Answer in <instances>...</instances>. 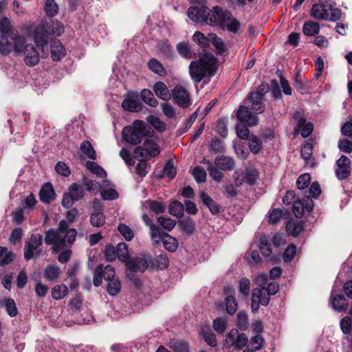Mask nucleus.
<instances>
[{
  "label": "nucleus",
  "instance_id": "nucleus-1",
  "mask_svg": "<svg viewBox=\"0 0 352 352\" xmlns=\"http://www.w3.org/2000/svg\"><path fill=\"white\" fill-rule=\"evenodd\" d=\"M63 24L58 20H45L36 26L32 32V36L36 46L41 50L46 55L47 53V45L50 36H60L64 32Z\"/></svg>",
  "mask_w": 352,
  "mask_h": 352
},
{
  "label": "nucleus",
  "instance_id": "nucleus-2",
  "mask_svg": "<svg viewBox=\"0 0 352 352\" xmlns=\"http://www.w3.org/2000/svg\"><path fill=\"white\" fill-rule=\"evenodd\" d=\"M208 25L217 26L221 30L227 29L230 32L237 33L240 29V22L234 17L232 12L221 6H216L211 10Z\"/></svg>",
  "mask_w": 352,
  "mask_h": 352
},
{
  "label": "nucleus",
  "instance_id": "nucleus-3",
  "mask_svg": "<svg viewBox=\"0 0 352 352\" xmlns=\"http://www.w3.org/2000/svg\"><path fill=\"white\" fill-rule=\"evenodd\" d=\"M154 131L144 121L135 120L131 125L124 126L122 131L123 140L132 145L140 144L144 138L153 137Z\"/></svg>",
  "mask_w": 352,
  "mask_h": 352
},
{
  "label": "nucleus",
  "instance_id": "nucleus-4",
  "mask_svg": "<svg viewBox=\"0 0 352 352\" xmlns=\"http://www.w3.org/2000/svg\"><path fill=\"white\" fill-rule=\"evenodd\" d=\"M311 16L318 20L336 21L342 17V11L334 8L329 0H318L311 10Z\"/></svg>",
  "mask_w": 352,
  "mask_h": 352
},
{
  "label": "nucleus",
  "instance_id": "nucleus-5",
  "mask_svg": "<svg viewBox=\"0 0 352 352\" xmlns=\"http://www.w3.org/2000/svg\"><path fill=\"white\" fill-rule=\"evenodd\" d=\"M150 230L151 236L155 243H158L162 241L165 249L170 252H174L177 250L178 242L175 237L171 236L154 224L150 225Z\"/></svg>",
  "mask_w": 352,
  "mask_h": 352
},
{
  "label": "nucleus",
  "instance_id": "nucleus-6",
  "mask_svg": "<svg viewBox=\"0 0 352 352\" xmlns=\"http://www.w3.org/2000/svg\"><path fill=\"white\" fill-rule=\"evenodd\" d=\"M268 91H270V85L262 82L256 91H252L248 94V100L251 103V108L255 113H261L265 111V96Z\"/></svg>",
  "mask_w": 352,
  "mask_h": 352
},
{
  "label": "nucleus",
  "instance_id": "nucleus-7",
  "mask_svg": "<svg viewBox=\"0 0 352 352\" xmlns=\"http://www.w3.org/2000/svg\"><path fill=\"white\" fill-rule=\"evenodd\" d=\"M248 343V337L245 333H239L237 329H232L223 341V348L240 351Z\"/></svg>",
  "mask_w": 352,
  "mask_h": 352
},
{
  "label": "nucleus",
  "instance_id": "nucleus-8",
  "mask_svg": "<svg viewBox=\"0 0 352 352\" xmlns=\"http://www.w3.org/2000/svg\"><path fill=\"white\" fill-rule=\"evenodd\" d=\"M135 158L137 160H149L151 157H157L160 153L158 144L153 140L146 139L142 146H138L133 151Z\"/></svg>",
  "mask_w": 352,
  "mask_h": 352
},
{
  "label": "nucleus",
  "instance_id": "nucleus-9",
  "mask_svg": "<svg viewBox=\"0 0 352 352\" xmlns=\"http://www.w3.org/2000/svg\"><path fill=\"white\" fill-rule=\"evenodd\" d=\"M211 10L207 6H190L187 10L188 17L199 25H208Z\"/></svg>",
  "mask_w": 352,
  "mask_h": 352
},
{
  "label": "nucleus",
  "instance_id": "nucleus-10",
  "mask_svg": "<svg viewBox=\"0 0 352 352\" xmlns=\"http://www.w3.org/2000/svg\"><path fill=\"white\" fill-rule=\"evenodd\" d=\"M283 66L282 65V69L279 67V65L277 66V69L276 71V75L279 77V80L280 82V86L277 80L272 79L270 81V91H271V94L274 100H278L282 99V91L286 94V78L284 76V70L283 69Z\"/></svg>",
  "mask_w": 352,
  "mask_h": 352
},
{
  "label": "nucleus",
  "instance_id": "nucleus-11",
  "mask_svg": "<svg viewBox=\"0 0 352 352\" xmlns=\"http://www.w3.org/2000/svg\"><path fill=\"white\" fill-rule=\"evenodd\" d=\"M43 236L41 234H32L30 236V240L27 241L25 244L23 252H24V258L25 261H30L34 256H39V252H36V250L43 243Z\"/></svg>",
  "mask_w": 352,
  "mask_h": 352
},
{
  "label": "nucleus",
  "instance_id": "nucleus-12",
  "mask_svg": "<svg viewBox=\"0 0 352 352\" xmlns=\"http://www.w3.org/2000/svg\"><path fill=\"white\" fill-rule=\"evenodd\" d=\"M122 107L129 112H140L143 105L139 94L136 91H128L125 98L122 102Z\"/></svg>",
  "mask_w": 352,
  "mask_h": 352
},
{
  "label": "nucleus",
  "instance_id": "nucleus-13",
  "mask_svg": "<svg viewBox=\"0 0 352 352\" xmlns=\"http://www.w3.org/2000/svg\"><path fill=\"white\" fill-rule=\"evenodd\" d=\"M171 97L174 102L183 109L188 107L191 104L189 93L181 85H176L171 90Z\"/></svg>",
  "mask_w": 352,
  "mask_h": 352
},
{
  "label": "nucleus",
  "instance_id": "nucleus-14",
  "mask_svg": "<svg viewBox=\"0 0 352 352\" xmlns=\"http://www.w3.org/2000/svg\"><path fill=\"white\" fill-rule=\"evenodd\" d=\"M150 261H151V259L149 257H147L146 254L144 255V258H129L124 263V264L128 271L135 272H144L146 269L148 268V262Z\"/></svg>",
  "mask_w": 352,
  "mask_h": 352
},
{
  "label": "nucleus",
  "instance_id": "nucleus-15",
  "mask_svg": "<svg viewBox=\"0 0 352 352\" xmlns=\"http://www.w3.org/2000/svg\"><path fill=\"white\" fill-rule=\"evenodd\" d=\"M199 61L204 66L208 76H213L217 70V58L211 52H205Z\"/></svg>",
  "mask_w": 352,
  "mask_h": 352
},
{
  "label": "nucleus",
  "instance_id": "nucleus-16",
  "mask_svg": "<svg viewBox=\"0 0 352 352\" xmlns=\"http://www.w3.org/2000/svg\"><path fill=\"white\" fill-rule=\"evenodd\" d=\"M24 63L29 67H34L38 64L40 55L36 48L32 44H26L23 51Z\"/></svg>",
  "mask_w": 352,
  "mask_h": 352
},
{
  "label": "nucleus",
  "instance_id": "nucleus-17",
  "mask_svg": "<svg viewBox=\"0 0 352 352\" xmlns=\"http://www.w3.org/2000/svg\"><path fill=\"white\" fill-rule=\"evenodd\" d=\"M202 203L209 209L212 215H219L225 211V207L216 202L208 194L201 192L199 195Z\"/></svg>",
  "mask_w": 352,
  "mask_h": 352
},
{
  "label": "nucleus",
  "instance_id": "nucleus-18",
  "mask_svg": "<svg viewBox=\"0 0 352 352\" xmlns=\"http://www.w3.org/2000/svg\"><path fill=\"white\" fill-rule=\"evenodd\" d=\"M351 160L345 156L342 155L337 161V168L336 169V174L339 179H346L351 173Z\"/></svg>",
  "mask_w": 352,
  "mask_h": 352
},
{
  "label": "nucleus",
  "instance_id": "nucleus-19",
  "mask_svg": "<svg viewBox=\"0 0 352 352\" xmlns=\"http://www.w3.org/2000/svg\"><path fill=\"white\" fill-rule=\"evenodd\" d=\"M236 117L240 122L246 124L250 126H256L258 124V117L252 116L250 109L245 106L239 107Z\"/></svg>",
  "mask_w": 352,
  "mask_h": 352
},
{
  "label": "nucleus",
  "instance_id": "nucleus-20",
  "mask_svg": "<svg viewBox=\"0 0 352 352\" xmlns=\"http://www.w3.org/2000/svg\"><path fill=\"white\" fill-rule=\"evenodd\" d=\"M189 72L192 79L196 82H200L207 74L204 69V66L198 61H192L189 66Z\"/></svg>",
  "mask_w": 352,
  "mask_h": 352
},
{
  "label": "nucleus",
  "instance_id": "nucleus-21",
  "mask_svg": "<svg viewBox=\"0 0 352 352\" xmlns=\"http://www.w3.org/2000/svg\"><path fill=\"white\" fill-rule=\"evenodd\" d=\"M214 163L219 170L225 172L232 170L235 166L234 160L226 155L216 157Z\"/></svg>",
  "mask_w": 352,
  "mask_h": 352
},
{
  "label": "nucleus",
  "instance_id": "nucleus-22",
  "mask_svg": "<svg viewBox=\"0 0 352 352\" xmlns=\"http://www.w3.org/2000/svg\"><path fill=\"white\" fill-rule=\"evenodd\" d=\"M39 198L44 204H50L56 199V193L51 183L47 182L42 186Z\"/></svg>",
  "mask_w": 352,
  "mask_h": 352
},
{
  "label": "nucleus",
  "instance_id": "nucleus-23",
  "mask_svg": "<svg viewBox=\"0 0 352 352\" xmlns=\"http://www.w3.org/2000/svg\"><path fill=\"white\" fill-rule=\"evenodd\" d=\"M147 257L151 259V261L148 262V267L152 270H164L168 267L169 260L166 254H160L155 258L150 254H146Z\"/></svg>",
  "mask_w": 352,
  "mask_h": 352
},
{
  "label": "nucleus",
  "instance_id": "nucleus-24",
  "mask_svg": "<svg viewBox=\"0 0 352 352\" xmlns=\"http://www.w3.org/2000/svg\"><path fill=\"white\" fill-rule=\"evenodd\" d=\"M50 53L54 61H60L65 56V49L59 40L55 39L52 41Z\"/></svg>",
  "mask_w": 352,
  "mask_h": 352
},
{
  "label": "nucleus",
  "instance_id": "nucleus-25",
  "mask_svg": "<svg viewBox=\"0 0 352 352\" xmlns=\"http://www.w3.org/2000/svg\"><path fill=\"white\" fill-rule=\"evenodd\" d=\"M153 89L157 96L164 101H168L171 98V92L169 91L166 85L162 81L156 82Z\"/></svg>",
  "mask_w": 352,
  "mask_h": 352
},
{
  "label": "nucleus",
  "instance_id": "nucleus-26",
  "mask_svg": "<svg viewBox=\"0 0 352 352\" xmlns=\"http://www.w3.org/2000/svg\"><path fill=\"white\" fill-rule=\"evenodd\" d=\"M209 36L210 38V43H211L215 48L217 54L223 55L225 53H228V50L221 37H219L214 33H210Z\"/></svg>",
  "mask_w": 352,
  "mask_h": 352
},
{
  "label": "nucleus",
  "instance_id": "nucleus-27",
  "mask_svg": "<svg viewBox=\"0 0 352 352\" xmlns=\"http://www.w3.org/2000/svg\"><path fill=\"white\" fill-rule=\"evenodd\" d=\"M313 208V204L310 200V204H307L305 206L304 203L300 200H296L294 202L292 206V212L297 218H300L305 213V210L309 212Z\"/></svg>",
  "mask_w": 352,
  "mask_h": 352
},
{
  "label": "nucleus",
  "instance_id": "nucleus-28",
  "mask_svg": "<svg viewBox=\"0 0 352 352\" xmlns=\"http://www.w3.org/2000/svg\"><path fill=\"white\" fill-rule=\"evenodd\" d=\"M160 54L165 58L170 59L173 56V48L168 40L160 41L157 45Z\"/></svg>",
  "mask_w": 352,
  "mask_h": 352
},
{
  "label": "nucleus",
  "instance_id": "nucleus-29",
  "mask_svg": "<svg viewBox=\"0 0 352 352\" xmlns=\"http://www.w3.org/2000/svg\"><path fill=\"white\" fill-rule=\"evenodd\" d=\"M12 36L0 34V54L2 56H8L13 51L12 43L11 40Z\"/></svg>",
  "mask_w": 352,
  "mask_h": 352
},
{
  "label": "nucleus",
  "instance_id": "nucleus-30",
  "mask_svg": "<svg viewBox=\"0 0 352 352\" xmlns=\"http://www.w3.org/2000/svg\"><path fill=\"white\" fill-rule=\"evenodd\" d=\"M61 273L60 269L57 265H47L43 270V277L50 281H54L58 278Z\"/></svg>",
  "mask_w": 352,
  "mask_h": 352
},
{
  "label": "nucleus",
  "instance_id": "nucleus-31",
  "mask_svg": "<svg viewBox=\"0 0 352 352\" xmlns=\"http://www.w3.org/2000/svg\"><path fill=\"white\" fill-rule=\"evenodd\" d=\"M11 41L13 45V51L15 53H21L24 51V47L26 45V39L23 36H21L16 31L11 37Z\"/></svg>",
  "mask_w": 352,
  "mask_h": 352
},
{
  "label": "nucleus",
  "instance_id": "nucleus-32",
  "mask_svg": "<svg viewBox=\"0 0 352 352\" xmlns=\"http://www.w3.org/2000/svg\"><path fill=\"white\" fill-rule=\"evenodd\" d=\"M179 225L182 231L188 236L192 235L195 230V223L190 217H186L181 219L179 221Z\"/></svg>",
  "mask_w": 352,
  "mask_h": 352
},
{
  "label": "nucleus",
  "instance_id": "nucleus-33",
  "mask_svg": "<svg viewBox=\"0 0 352 352\" xmlns=\"http://www.w3.org/2000/svg\"><path fill=\"white\" fill-rule=\"evenodd\" d=\"M176 49L179 54L185 58L190 59L192 57L191 45L188 41H182L177 44Z\"/></svg>",
  "mask_w": 352,
  "mask_h": 352
},
{
  "label": "nucleus",
  "instance_id": "nucleus-34",
  "mask_svg": "<svg viewBox=\"0 0 352 352\" xmlns=\"http://www.w3.org/2000/svg\"><path fill=\"white\" fill-rule=\"evenodd\" d=\"M140 100H143L146 104L156 107L158 105V101L154 97L153 92L148 89H143L139 94Z\"/></svg>",
  "mask_w": 352,
  "mask_h": 352
},
{
  "label": "nucleus",
  "instance_id": "nucleus-35",
  "mask_svg": "<svg viewBox=\"0 0 352 352\" xmlns=\"http://www.w3.org/2000/svg\"><path fill=\"white\" fill-rule=\"evenodd\" d=\"M304 228L305 223L302 221H289L287 222V234L292 235L294 237L302 232Z\"/></svg>",
  "mask_w": 352,
  "mask_h": 352
},
{
  "label": "nucleus",
  "instance_id": "nucleus-36",
  "mask_svg": "<svg viewBox=\"0 0 352 352\" xmlns=\"http://www.w3.org/2000/svg\"><path fill=\"white\" fill-rule=\"evenodd\" d=\"M148 69L159 76H164L166 74L163 65L156 58H152L147 63Z\"/></svg>",
  "mask_w": 352,
  "mask_h": 352
},
{
  "label": "nucleus",
  "instance_id": "nucleus-37",
  "mask_svg": "<svg viewBox=\"0 0 352 352\" xmlns=\"http://www.w3.org/2000/svg\"><path fill=\"white\" fill-rule=\"evenodd\" d=\"M68 193L74 197V201H79L85 196L82 186L77 183L72 184L68 188Z\"/></svg>",
  "mask_w": 352,
  "mask_h": 352
},
{
  "label": "nucleus",
  "instance_id": "nucleus-38",
  "mask_svg": "<svg viewBox=\"0 0 352 352\" xmlns=\"http://www.w3.org/2000/svg\"><path fill=\"white\" fill-rule=\"evenodd\" d=\"M121 288V282L118 277H116L112 280H108L106 289L110 296H114L120 292Z\"/></svg>",
  "mask_w": 352,
  "mask_h": 352
},
{
  "label": "nucleus",
  "instance_id": "nucleus-39",
  "mask_svg": "<svg viewBox=\"0 0 352 352\" xmlns=\"http://www.w3.org/2000/svg\"><path fill=\"white\" fill-rule=\"evenodd\" d=\"M252 296L255 298L258 303L263 306H267L270 302V294L266 292L265 289H254L252 292Z\"/></svg>",
  "mask_w": 352,
  "mask_h": 352
},
{
  "label": "nucleus",
  "instance_id": "nucleus-40",
  "mask_svg": "<svg viewBox=\"0 0 352 352\" xmlns=\"http://www.w3.org/2000/svg\"><path fill=\"white\" fill-rule=\"evenodd\" d=\"M314 130V124L310 122H305L300 126H296L294 129V134L300 133L302 138L309 137Z\"/></svg>",
  "mask_w": 352,
  "mask_h": 352
},
{
  "label": "nucleus",
  "instance_id": "nucleus-41",
  "mask_svg": "<svg viewBox=\"0 0 352 352\" xmlns=\"http://www.w3.org/2000/svg\"><path fill=\"white\" fill-rule=\"evenodd\" d=\"M209 152L211 154L224 153L226 152L224 142L219 138L212 139L209 147Z\"/></svg>",
  "mask_w": 352,
  "mask_h": 352
},
{
  "label": "nucleus",
  "instance_id": "nucleus-42",
  "mask_svg": "<svg viewBox=\"0 0 352 352\" xmlns=\"http://www.w3.org/2000/svg\"><path fill=\"white\" fill-rule=\"evenodd\" d=\"M248 316L245 311H241L237 314L236 326L238 330L245 331L248 328Z\"/></svg>",
  "mask_w": 352,
  "mask_h": 352
},
{
  "label": "nucleus",
  "instance_id": "nucleus-43",
  "mask_svg": "<svg viewBox=\"0 0 352 352\" xmlns=\"http://www.w3.org/2000/svg\"><path fill=\"white\" fill-rule=\"evenodd\" d=\"M80 149L88 158L93 160L96 159V151L89 141L84 140L80 144Z\"/></svg>",
  "mask_w": 352,
  "mask_h": 352
},
{
  "label": "nucleus",
  "instance_id": "nucleus-44",
  "mask_svg": "<svg viewBox=\"0 0 352 352\" xmlns=\"http://www.w3.org/2000/svg\"><path fill=\"white\" fill-rule=\"evenodd\" d=\"M320 28L318 23L308 21L303 25V32L307 36H314L319 33Z\"/></svg>",
  "mask_w": 352,
  "mask_h": 352
},
{
  "label": "nucleus",
  "instance_id": "nucleus-45",
  "mask_svg": "<svg viewBox=\"0 0 352 352\" xmlns=\"http://www.w3.org/2000/svg\"><path fill=\"white\" fill-rule=\"evenodd\" d=\"M192 40L202 48H208L210 46V36H206L202 32L197 31L192 36Z\"/></svg>",
  "mask_w": 352,
  "mask_h": 352
},
{
  "label": "nucleus",
  "instance_id": "nucleus-46",
  "mask_svg": "<svg viewBox=\"0 0 352 352\" xmlns=\"http://www.w3.org/2000/svg\"><path fill=\"white\" fill-rule=\"evenodd\" d=\"M249 149L253 154H258L263 149V144L257 136L252 135L249 139Z\"/></svg>",
  "mask_w": 352,
  "mask_h": 352
},
{
  "label": "nucleus",
  "instance_id": "nucleus-47",
  "mask_svg": "<svg viewBox=\"0 0 352 352\" xmlns=\"http://www.w3.org/2000/svg\"><path fill=\"white\" fill-rule=\"evenodd\" d=\"M116 251L118 252L117 258L122 263H124L130 258L128 250V245L125 243H119L116 246Z\"/></svg>",
  "mask_w": 352,
  "mask_h": 352
},
{
  "label": "nucleus",
  "instance_id": "nucleus-48",
  "mask_svg": "<svg viewBox=\"0 0 352 352\" xmlns=\"http://www.w3.org/2000/svg\"><path fill=\"white\" fill-rule=\"evenodd\" d=\"M15 32L9 19L6 16L1 18L0 20V34L12 36Z\"/></svg>",
  "mask_w": 352,
  "mask_h": 352
},
{
  "label": "nucleus",
  "instance_id": "nucleus-49",
  "mask_svg": "<svg viewBox=\"0 0 352 352\" xmlns=\"http://www.w3.org/2000/svg\"><path fill=\"white\" fill-rule=\"evenodd\" d=\"M184 210V208L183 204L177 200L173 201L169 204V206H168L169 213L171 215L177 217H182L183 215Z\"/></svg>",
  "mask_w": 352,
  "mask_h": 352
},
{
  "label": "nucleus",
  "instance_id": "nucleus-50",
  "mask_svg": "<svg viewBox=\"0 0 352 352\" xmlns=\"http://www.w3.org/2000/svg\"><path fill=\"white\" fill-rule=\"evenodd\" d=\"M243 177L247 184L254 186L258 178V172L255 168H247Z\"/></svg>",
  "mask_w": 352,
  "mask_h": 352
},
{
  "label": "nucleus",
  "instance_id": "nucleus-51",
  "mask_svg": "<svg viewBox=\"0 0 352 352\" xmlns=\"http://www.w3.org/2000/svg\"><path fill=\"white\" fill-rule=\"evenodd\" d=\"M106 217L102 212H94L90 216V223L94 227H101L105 223Z\"/></svg>",
  "mask_w": 352,
  "mask_h": 352
},
{
  "label": "nucleus",
  "instance_id": "nucleus-52",
  "mask_svg": "<svg viewBox=\"0 0 352 352\" xmlns=\"http://www.w3.org/2000/svg\"><path fill=\"white\" fill-rule=\"evenodd\" d=\"M67 293V287L64 284L56 285L52 289V296L55 300L63 298Z\"/></svg>",
  "mask_w": 352,
  "mask_h": 352
},
{
  "label": "nucleus",
  "instance_id": "nucleus-53",
  "mask_svg": "<svg viewBox=\"0 0 352 352\" xmlns=\"http://www.w3.org/2000/svg\"><path fill=\"white\" fill-rule=\"evenodd\" d=\"M208 164V171L209 173L210 176L216 182H219L222 180L224 177L223 173H221L218 168L210 161H207Z\"/></svg>",
  "mask_w": 352,
  "mask_h": 352
},
{
  "label": "nucleus",
  "instance_id": "nucleus-54",
  "mask_svg": "<svg viewBox=\"0 0 352 352\" xmlns=\"http://www.w3.org/2000/svg\"><path fill=\"white\" fill-rule=\"evenodd\" d=\"M104 257L107 261L112 262L114 261L118 256V252L116 251V247L112 244H107L103 251Z\"/></svg>",
  "mask_w": 352,
  "mask_h": 352
},
{
  "label": "nucleus",
  "instance_id": "nucleus-55",
  "mask_svg": "<svg viewBox=\"0 0 352 352\" xmlns=\"http://www.w3.org/2000/svg\"><path fill=\"white\" fill-rule=\"evenodd\" d=\"M146 120L158 132L162 133L166 130V124L159 118L151 115L146 118Z\"/></svg>",
  "mask_w": 352,
  "mask_h": 352
},
{
  "label": "nucleus",
  "instance_id": "nucleus-56",
  "mask_svg": "<svg viewBox=\"0 0 352 352\" xmlns=\"http://www.w3.org/2000/svg\"><path fill=\"white\" fill-rule=\"evenodd\" d=\"M226 309L229 315H234L236 310L238 304L236 301L235 297L232 295L227 296L225 299Z\"/></svg>",
  "mask_w": 352,
  "mask_h": 352
},
{
  "label": "nucleus",
  "instance_id": "nucleus-57",
  "mask_svg": "<svg viewBox=\"0 0 352 352\" xmlns=\"http://www.w3.org/2000/svg\"><path fill=\"white\" fill-rule=\"evenodd\" d=\"M85 165L86 168L92 173L96 174L100 177H105L107 176L106 171L97 163L91 161H87Z\"/></svg>",
  "mask_w": 352,
  "mask_h": 352
},
{
  "label": "nucleus",
  "instance_id": "nucleus-58",
  "mask_svg": "<svg viewBox=\"0 0 352 352\" xmlns=\"http://www.w3.org/2000/svg\"><path fill=\"white\" fill-rule=\"evenodd\" d=\"M286 212L285 213V214ZM284 215L283 210L279 208H274L268 212V223L274 225L277 223Z\"/></svg>",
  "mask_w": 352,
  "mask_h": 352
},
{
  "label": "nucleus",
  "instance_id": "nucleus-59",
  "mask_svg": "<svg viewBox=\"0 0 352 352\" xmlns=\"http://www.w3.org/2000/svg\"><path fill=\"white\" fill-rule=\"evenodd\" d=\"M44 241L47 245H51L53 243H56L58 240L60 234L58 231L54 228H50L45 232Z\"/></svg>",
  "mask_w": 352,
  "mask_h": 352
},
{
  "label": "nucleus",
  "instance_id": "nucleus-60",
  "mask_svg": "<svg viewBox=\"0 0 352 352\" xmlns=\"http://www.w3.org/2000/svg\"><path fill=\"white\" fill-rule=\"evenodd\" d=\"M264 338L261 335H256L250 338L247 346H249L250 349H253L256 351L261 350L264 344Z\"/></svg>",
  "mask_w": 352,
  "mask_h": 352
},
{
  "label": "nucleus",
  "instance_id": "nucleus-61",
  "mask_svg": "<svg viewBox=\"0 0 352 352\" xmlns=\"http://www.w3.org/2000/svg\"><path fill=\"white\" fill-rule=\"evenodd\" d=\"M58 11V6L54 0H45V12L50 17L54 16Z\"/></svg>",
  "mask_w": 352,
  "mask_h": 352
},
{
  "label": "nucleus",
  "instance_id": "nucleus-62",
  "mask_svg": "<svg viewBox=\"0 0 352 352\" xmlns=\"http://www.w3.org/2000/svg\"><path fill=\"white\" fill-rule=\"evenodd\" d=\"M171 349L175 352H189V344L185 340H176L171 342Z\"/></svg>",
  "mask_w": 352,
  "mask_h": 352
},
{
  "label": "nucleus",
  "instance_id": "nucleus-63",
  "mask_svg": "<svg viewBox=\"0 0 352 352\" xmlns=\"http://www.w3.org/2000/svg\"><path fill=\"white\" fill-rule=\"evenodd\" d=\"M5 308L10 317H15L19 313L15 301L12 298H6Z\"/></svg>",
  "mask_w": 352,
  "mask_h": 352
},
{
  "label": "nucleus",
  "instance_id": "nucleus-64",
  "mask_svg": "<svg viewBox=\"0 0 352 352\" xmlns=\"http://www.w3.org/2000/svg\"><path fill=\"white\" fill-rule=\"evenodd\" d=\"M118 230L128 241H131L134 237L133 230L126 224L120 223L118 226Z\"/></svg>",
  "mask_w": 352,
  "mask_h": 352
}]
</instances>
